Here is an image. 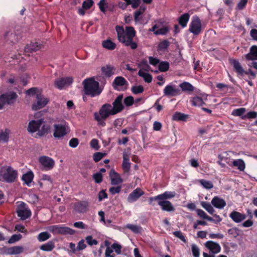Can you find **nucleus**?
<instances>
[{"label":"nucleus","mask_w":257,"mask_h":257,"mask_svg":"<svg viewBox=\"0 0 257 257\" xmlns=\"http://www.w3.org/2000/svg\"><path fill=\"white\" fill-rule=\"evenodd\" d=\"M102 45L103 48L109 50H113L116 48V44L109 39L103 41Z\"/></svg>","instance_id":"obj_41"},{"label":"nucleus","mask_w":257,"mask_h":257,"mask_svg":"<svg viewBox=\"0 0 257 257\" xmlns=\"http://www.w3.org/2000/svg\"><path fill=\"white\" fill-rule=\"evenodd\" d=\"M112 106L109 103H105L101 107L99 110V115L103 119H106L110 115H114L112 112Z\"/></svg>","instance_id":"obj_13"},{"label":"nucleus","mask_w":257,"mask_h":257,"mask_svg":"<svg viewBox=\"0 0 257 257\" xmlns=\"http://www.w3.org/2000/svg\"><path fill=\"white\" fill-rule=\"evenodd\" d=\"M190 16L188 13H185L178 18V23L182 28H185L187 26L190 19Z\"/></svg>","instance_id":"obj_33"},{"label":"nucleus","mask_w":257,"mask_h":257,"mask_svg":"<svg viewBox=\"0 0 257 257\" xmlns=\"http://www.w3.org/2000/svg\"><path fill=\"white\" fill-rule=\"evenodd\" d=\"M55 243L53 241H49L48 242L42 244L40 249L45 251H51L55 248Z\"/></svg>","instance_id":"obj_35"},{"label":"nucleus","mask_w":257,"mask_h":257,"mask_svg":"<svg viewBox=\"0 0 257 257\" xmlns=\"http://www.w3.org/2000/svg\"><path fill=\"white\" fill-rule=\"evenodd\" d=\"M104 153L96 152L93 154V159L95 162H98L104 156Z\"/></svg>","instance_id":"obj_63"},{"label":"nucleus","mask_w":257,"mask_h":257,"mask_svg":"<svg viewBox=\"0 0 257 257\" xmlns=\"http://www.w3.org/2000/svg\"><path fill=\"white\" fill-rule=\"evenodd\" d=\"M191 250L194 257L200 256V249L197 245L192 244L191 245Z\"/></svg>","instance_id":"obj_51"},{"label":"nucleus","mask_w":257,"mask_h":257,"mask_svg":"<svg viewBox=\"0 0 257 257\" xmlns=\"http://www.w3.org/2000/svg\"><path fill=\"white\" fill-rule=\"evenodd\" d=\"M23 247L20 246H14L6 249V253L8 254H18L22 252Z\"/></svg>","instance_id":"obj_31"},{"label":"nucleus","mask_w":257,"mask_h":257,"mask_svg":"<svg viewBox=\"0 0 257 257\" xmlns=\"http://www.w3.org/2000/svg\"><path fill=\"white\" fill-rule=\"evenodd\" d=\"M180 89L172 85H167L164 89V95L168 97L176 96L180 94Z\"/></svg>","instance_id":"obj_19"},{"label":"nucleus","mask_w":257,"mask_h":257,"mask_svg":"<svg viewBox=\"0 0 257 257\" xmlns=\"http://www.w3.org/2000/svg\"><path fill=\"white\" fill-rule=\"evenodd\" d=\"M18 95L13 91L6 92L0 95V110L2 109L6 104H13L18 98Z\"/></svg>","instance_id":"obj_3"},{"label":"nucleus","mask_w":257,"mask_h":257,"mask_svg":"<svg viewBox=\"0 0 257 257\" xmlns=\"http://www.w3.org/2000/svg\"><path fill=\"white\" fill-rule=\"evenodd\" d=\"M182 90L190 94L194 90V87L189 82L184 81L179 84Z\"/></svg>","instance_id":"obj_30"},{"label":"nucleus","mask_w":257,"mask_h":257,"mask_svg":"<svg viewBox=\"0 0 257 257\" xmlns=\"http://www.w3.org/2000/svg\"><path fill=\"white\" fill-rule=\"evenodd\" d=\"M202 31V24L200 18L197 16H194L189 25V31L194 36L200 34Z\"/></svg>","instance_id":"obj_5"},{"label":"nucleus","mask_w":257,"mask_h":257,"mask_svg":"<svg viewBox=\"0 0 257 257\" xmlns=\"http://www.w3.org/2000/svg\"><path fill=\"white\" fill-rule=\"evenodd\" d=\"M51 237V235L47 231H44L40 233L37 237V239L40 242L45 241Z\"/></svg>","instance_id":"obj_43"},{"label":"nucleus","mask_w":257,"mask_h":257,"mask_svg":"<svg viewBox=\"0 0 257 257\" xmlns=\"http://www.w3.org/2000/svg\"><path fill=\"white\" fill-rule=\"evenodd\" d=\"M257 117V112L255 111H249L246 114L241 117L242 119H245L246 118H255Z\"/></svg>","instance_id":"obj_56"},{"label":"nucleus","mask_w":257,"mask_h":257,"mask_svg":"<svg viewBox=\"0 0 257 257\" xmlns=\"http://www.w3.org/2000/svg\"><path fill=\"white\" fill-rule=\"evenodd\" d=\"M10 133L11 131L8 128L0 131V143L2 142L7 143L9 141Z\"/></svg>","instance_id":"obj_34"},{"label":"nucleus","mask_w":257,"mask_h":257,"mask_svg":"<svg viewBox=\"0 0 257 257\" xmlns=\"http://www.w3.org/2000/svg\"><path fill=\"white\" fill-rule=\"evenodd\" d=\"M42 46V45L38 44V42H31L25 46L24 51L26 53L35 52L41 49Z\"/></svg>","instance_id":"obj_25"},{"label":"nucleus","mask_w":257,"mask_h":257,"mask_svg":"<svg viewBox=\"0 0 257 257\" xmlns=\"http://www.w3.org/2000/svg\"><path fill=\"white\" fill-rule=\"evenodd\" d=\"M34 178V174L32 171H29L24 174L22 176V180L28 185L32 182Z\"/></svg>","instance_id":"obj_40"},{"label":"nucleus","mask_w":257,"mask_h":257,"mask_svg":"<svg viewBox=\"0 0 257 257\" xmlns=\"http://www.w3.org/2000/svg\"><path fill=\"white\" fill-rule=\"evenodd\" d=\"M232 166L237 167L240 171H243L245 168V164L243 160L239 159L235 160L232 162Z\"/></svg>","instance_id":"obj_37"},{"label":"nucleus","mask_w":257,"mask_h":257,"mask_svg":"<svg viewBox=\"0 0 257 257\" xmlns=\"http://www.w3.org/2000/svg\"><path fill=\"white\" fill-rule=\"evenodd\" d=\"M126 227L135 233H140L142 229L140 226L132 224H127Z\"/></svg>","instance_id":"obj_48"},{"label":"nucleus","mask_w":257,"mask_h":257,"mask_svg":"<svg viewBox=\"0 0 257 257\" xmlns=\"http://www.w3.org/2000/svg\"><path fill=\"white\" fill-rule=\"evenodd\" d=\"M4 38L7 43L15 44L18 42L19 36L14 31H9L5 33Z\"/></svg>","instance_id":"obj_20"},{"label":"nucleus","mask_w":257,"mask_h":257,"mask_svg":"<svg viewBox=\"0 0 257 257\" xmlns=\"http://www.w3.org/2000/svg\"><path fill=\"white\" fill-rule=\"evenodd\" d=\"M89 207V203L87 201H78L74 204V210L79 213H86Z\"/></svg>","instance_id":"obj_12"},{"label":"nucleus","mask_w":257,"mask_h":257,"mask_svg":"<svg viewBox=\"0 0 257 257\" xmlns=\"http://www.w3.org/2000/svg\"><path fill=\"white\" fill-rule=\"evenodd\" d=\"M115 70L113 66L110 65H106L101 68V71L102 73L106 76L109 77L113 74V71Z\"/></svg>","instance_id":"obj_32"},{"label":"nucleus","mask_w":257,"mask_h":257,"mask_svg":"<svg viewBox=\"0 0 257 257\" xmlns=\"http://www.w3.org/2000/svg\"><path fill=\"white\" fill-rule=\"evenodd\" d=\"M131 90L134 94H137L142 93L144 88L142 85L134 86L132 87Z\"/></svg>","instance_id":"obj_53"},{"label":"nucleus","mask_w":257,"mask_h":257,"mask_svg":"<svg viewBox=\"0 0 257 257\" xmlns=\"http://www.w3.org/2000/svg\"><path fill=\"white\" fill-rule=\"evenodd\" d=\"M146 9V6L142 5L140 7L139 10L135 12L134 16L136 22H138L140 20L141 18L139 17L145 12Z\"/></svg>","instance_id":"obj_36"},{"label":"nucleus","mask_w":257,"mask_h":257,"mask_svg":"<svg viewBox=\"0 0 257 257\" xmlns=\"http://www.w3.org/2000/svg\"><path fill=\"white\" fill-rule=\"evenodd\" d=\"M73 82L71 77L62 78L57 79L55 82V86L59 89H62L66 85H69Z\"/></svg>","instance_id":"obj_21"},{"label":"nucleus","mask_w":257,"mask_h":257,"mask_svg":"<svg viewBox=\"0 0 257 257\" xmlns=\"http://www.w3.org/2000/svg\"><path fill=\"white\" fill-rule=\"evenodd\" d=\"M22 237V235L21 234H13L8 240V243L10 244L14 243L20 240Z\"/></svg>","instance_id":"obj_52"},{"label":"nucleus","mask_w":257,"mask_h":257,"mask_svg":"<svg viewBox=\"0 0 257 257\" xmlns=\"http://www.w3.org/2000/svg\"><path fill=\"white\" fill-rule=\"evenodd\" d=\"M111 248L114 250L115 252L117 254H120L121 253V245L117 243H113L111 245Z\"/></svg>","instance_id":"obj_61"},{"label":"nucleus","mask_w":257,"mask_h":257,"mask_svg":"<svg viewBox=\"0 0 257 257\" xmlns=\"http://www.w3.org/2000/svg\"><path fill=\"white\" fill-rule=\"evenodd\" d=\"M83 84L84 91L86 95L94 97L99 95L102 91V89L99 87V82L95 81L92 77L85 79Z\"/></svg>","instance_id":"obj_2"},{"label":"nucleus","mask_w":257,"mask_h":257,"mask_svg":"<svg viewBox=\"0 0 257 257\" xmlns=\"http://www.w3.org/2000/svg\"><path fill=\"white\" fill-rule=\"evenodd\" d=\"M145 192L140 188H137L131 192L127 197V200L129 203L136 201Z\"/></svg>","instance_id":"obj_18"},{"label":"nucleus","mask_w":257,"mask_h":257,"mask_svg":"<svg viewBox=\"0 0 257 257\" xmlns=\"http://www.w3.org/2000/svg\"><path fill=\"white\" fill-rule=\"evenodd\" d=\"M161 209L167 212H174L175 210L173 205L169 201L157 200Z\"/></svg>","instance_id":"obj_23"},{"label":"nucleus","mask_w":257,"mask_h":257,"mask_svg":"<svg viewBox=\"0 0 257 257\" xmlns=\"http://www.w3.org/2000/svg\"><path fill=\"white\" fill-rule=\"evenodd\" d=\"M128 84L126 79L122 76H117L113 81L112 85L115 89H117V86H122Z\"/></svg>","instance_id":"obj_29"},{"label":"nucleus","mask_w":257,"mask_h":257,"mask_svg":"<svg viewBox=\"0 0 257 257\" xmlns=\"http://www.w3.org/2000/svg\"><path fill=\"white\" fill-rule=\"evenodd\" d=\"M175 196V192L174 191H165L163 193L158 195L154 197H150L149 198V204L154 205L153 202L157 200H163L167 201V199H169L173 198Z\"/></svg>","instance_id":"obj_10"},{"label":"nucleus","mask_w":257,"mask_h":257,"mask_svg":"<svg viewBox=\"0 0 257 257\" xmlns=\"http://www.w3.org/2000/svg\"><path fill=\"white\" fill-rule=\"evenodd\" d=\"M138 67L141 68L145 71H149L151 70V67L148 63V61L146 59H143L138 64Z\"/></svg>","instance_id":"obj_44"},{"label":"nucleus","mask_w":257,"mask_h":257,"mask_svg":"<svg viewBox=\"0 0 257 257\" xmlns=\"http://www.w3.org/2000/svg\"><path fill=\"white\" fill-rule=\"evenodd\" d=\"M205 246L209 249L210 253L214 254H217L221 251V246L219 243L212 240L206 242Z\"/></svg>","instance_id":"obj_16"},{"label":"nucleus","mask_w":257,"mask_h":257,"mask_svg":"<svg viewBox=\"0 0 257 257\" xmlns=\"http://www.w3.org/2000/svg\"><path fill=\"white\" fill-rule=\"evenodd\" d=\"M94 118L98 122V124L99 125L102 126H104L106 124L105 122L104 121L105 119L101 118V117L99 116V115L97 114V113L95 112L94 113Z\"/></svg>","instance_id":"obj_60"},{"label":"nucleus","mask_w":257,"mask_h":257,"mask_svg":"<svg viewBox=\"0 0 257 257\" xmlns=\"http://www.w3.org/2000/svg\"><path fill=\"white\" fill-rule=\"evenodd\" d=\"M244 57L248 61L257 60V46H252L249 49V52L245 54Z\"/></svg>","instance_id":"obj_26"},{"label":"nucleus","mask_w":257,"mask_h":257,"mask_svg":"<svg viewBox=\"0 0 257 257\" xmlns=\"http://www.w3.org/2000/svg\"><path fill=\"white\" fill-rule=\"evenodd\" d=\"M92 177L96 183L99 184L102 181L103 177L100 173L94 174Z\"/></svg>","instance_id":"obj_57"},{"label":"nucleus","mask_w":257,"mask_h":257,"mask_svg":"<svg viewBox=\"0 0 257 257\" xmlns=\"http://www.w3.org/2000/svg\"><path fill=\"white\" fill-rule=\"evenodd\" d=\"M169 31V28L168 27H163L162 28H161L160 29H158L155 32L154 34L156 35H165Z\"/></svg>","instance_id":"obj_54"},{"label":"nucleus","mask_w":257,"mask_h":257,"mask_svg":"<svg viewBox=\"0 0 257 257\" xmlns=\"http://www.w3.org/2000/svg\"><path fill=\"white\" fill-rule=\"evenodd\" d=\"M188 118V115L177 111L173 114L172 119L176 121H186Z\"/></svg>","instance_id":"obj_38"},{"label":"nucleus","mask_w":257,"mask_h":257,"mask_svg":"<svg viewBox=\"0 0 257 257\" xmlns=\"http://www.w3.org/2000/svg\"><path fill=\"white\" fill-rule=\"evenodd\" d=\"M39 162L42 165L43 171H49L52 169L55 165V162L53 159L47 156H42L39 158Z\"/></svg>","instance_id":"obj_9"},{"label":"nucleus","mask_w":257,"mask_h":257,"mask_svg":"<svg viewBox=\"0 0 257 257\" xmlns=\"http://www.w3.org/2000/svg\"><path fill=\"white\" fill-rule=\"evenodd\" d=\"M44 122L43 118H40L37 120H32L29 122L28 131L31 133H34L38 131L41 126L42 123Z\"/></svg>","instance_id":"obj_14"},{"label":"nucleus","mask_w":257,"mask_h":257,"mask_svg":"<svg viewBox=\"0 0 257 257\" xmlns=\"http://www.w3.org/2000/svg\"><path fill=\"white\" fill-rule=\"evenodd\" d=\"M211 203L213 206L219 209L224 208L226 205L225 201L223 199L220 198L217 196L214 197L212 199Z\"/></svg>","instance_id":"obj_27"},{"label":"nucleus","mask_w":257,"mask_h":257,"mask_svg":"<svg viewBox=\"0 0 257 257\" xmlns=\"http://www.w3.org/2000/svg\"><path fill=\"white\" fill-rule=\"evenodd\" d=\"M139 76L143 77L145 81L147 83H150L152 81V76L149 73H144L142 70H140L138 72Z\"/></svg>","instance_id":"obj_42"},{"label":"nucleus","mask_w":257,"mask_h":257,"mask_svg":"<svg viewBox=\"0 0 257 257\" xmlns=\"http://www.w3.org/2000/svg\"><path fill=\"white\" fill-rule=\"evenodd\" d=\"M170 44V43L168 41V40H164L159 43L158 44V49L159 51H164L168 48Z\"/></svg>","instance_id":"obj_45"},{"label":"nucleus","mask_w":257,"mask_h":257,"mask_svg":"<svg viewBox=\"0 0 257 257\" xmlns=\"http://www.w3.org/2000/svg\"><path fill=\"white\" fill-rule=\"evenodd\" d=\"M231 64L233 66L234 70L239 75L242 76L244 74L246 75L250 74L253 79L256 77L255 73L251 69L247 71H244L241 66L239 62L235 59H232L230 61Z\"/></svg>","instance_id":"obj_6"},{"label":"nucleus","mask_w":257,"mask_h":257,"mask_svg":"<svg viewBox=\"0 0 257 257\" xmlns=\"http://www.w3.org/2000/svg\"><path fill=\"white\" fill-rule=\"evenodd\" d=\"M50 131V125L49 124L42 123L36 135L39 137H43L47 135Z\"/></svg>","instance_id":"obj_28"},{"label":"nucleus","mask_w":257,"mask_h":257,"mask_svg":"<svg viewBox=\"0 0 257 257\" xmlns=\"http://www.w3.org/2000/svg\"><path fill=\"white\" fill-rule=\"evenodd\" d=\"M109 177L111 180V184L117 185L122 183L123 180L120 175L116 173L114 170H111L109 172Z\"/></svg>","instance_id":"obj_22"},{"label":"nucleus","mask_w":257,"mask_h":257,"mask_svg":"<svg viewBox=\"0 0 257 257\" xmlns=\"http://www.w3.org/2000/svg\"><path fill=\"white\" fill-rule=\"evenodd\" d=\"M248 0H240L236 6V9L242 10L244 9L247 3Z\"/></svg>","instance_id":"obj_64"},{"label":"nucleus","mask_w":257,"mask_h":257,"mask_svg":"<svg viewBox=\"0 0 257 257\" xmlns=\"http://www.w3.org/2000/svg\"><path fill=\"white\" fill-rule=\"evenodd\" d=\"M115 30L118 41L126 47H129L133 50L136 49L138 45L134 40L136 36V31L132 26H126L125 30L122 26H116Z\"/></svg>","instance_id":"obj_1"},{"label":"nucleus","mask_w":257,"mask_h":257,"mask_svg":"<svg viewBox=\"0 0 257 257\" xmlns=\"http://www.w3.org/2000/svg\"><path fill=\"white\" fill-rule=\"evenodd\" d=\"M201 205L209 214L213 215L214 210L209 202L202 201Z\"/></svg>","instance_id":"obj_46"},{"label":"nucleus","mask_w":257,"mask_h":257,"mask_svg":"<svg viewBox=\"0 0 257 257\" xmlns=\"http://www.w3.org/2000/svg\"><path fill=\"white\" fill-rule=\"evenodd\" d=\"M123 99V95H119L114 100L112 103L113 106L112 109V112L116 114L124 109V106L122 103V100Z\"/></svg>","instance_id":"obj_15"},{"label":"nucleus","mask_w":257,"mask_h":257,"mask_svg":"<svg viewBox=\"0 0 257 257\" xmlns=\"http://www.w3.org/2000/svg\"><path fill=\"white\" fill-rule=\"evenodd\" d=\"M54 132L53 136L56 139H61L66 136L67 134L66 130V123L63 124H54Z\"/></svg>","instance_id":"obj_11"},{"label":"nucleus","mask_w":257,"mask_h":257,"mask_svg":"<svg viewBox=\"0 0 257 257\" xmlns=\"http://www.w3.org/2000/svg\"><path fill=\"white\" fill-rule=\"evenodd\" d=\"M94 4L92 0H85L83 2L82 7L85 10L89 9Z\"/></svg>","instance_id":"obj_59"},{"label":"nucleus","mask_w":257,"mask_h":257,"mask_svg":"<svg viewBox=\"0 0 257 257\" xmlns=\"http://www.w3.org/2000/svg\"><path fill=\"white\" fill-rule=\"evenodd\" d=\"M173 234L177 237L179 238L180 240L183 241L184 243L187 242V240L183 235L182 232L181 231H175L173 232Z\"/></svg>","instance_id":"obj_62"},{"label":"nucleus","mask_w":257,"mask_h":257,"mask_svg":"<svg viewBox=\"0 0 257 257\" xmlns=\"http://www.w3.org/2000/svg\"><path fill=\"white\" fill-rule=\"evenodd\" d=\"M36 101L32 106L33 110H37L45 107L48 103L49 99L41 93L37 94Z\"/></svg>","instance_id":"obj_8"},{"label":"nucleus","mask_w":257,"mask_h":257,"mask_svg":"<svg viewBox=\"0 0 257 257\" xmlns=\"http://www.w3.org/2000/svg\"><path fill=\"white\" fill-rule=\"evenodd\" d=\"M2 176L3 180L7 183L15 182L18 177V172L10 166L7 167L6 169H3Z\"/></svg>","instance_id":"obj_4"},{"label":"nucleus","mask_w":257,"mask_h":257,"mask_svg":"<svg viewBox=\"0 0 257 257\" xmlns=\"http://www.w3.org/2000/svg\"><path fill=\"white\" fill-rule=\"evenodd\" d=\"M246 109L244 107L235 109L233 110L232 114L234 116H240L244 113Z\"/></svg>","instance_id":"obj_50"},{"label":"nucleus","mask_w":257,"mask_h":257,"mask_svg":"<svg viewBox=\"0 0 257 257\" xmlns=\"http://www.w3.org/2000/svg\"><path fill=\"white\" fill-rule=\"evenodd\" d=\"M190 102L192 106H201L205 104L202 98L199 96H195L192 98L190 100Z\"/></svg>","instance_id":"obj_39"},{"label":"nucleus","mask_w":257,"mask_h":257,"mask_svg":"<svg viewBox=\"0 0 257 257\" xmlns=\"http://www.w3.org/2000/svg\"><path fill=\"white\" fill-rule=\"evenodd\" d=\"M85 240L87 243L91 246L93 245H97L98 244V241L95 239H93L91 235H88L85 237Z\"/></svg>","instance_id":"obj_55"},{"label":"nucleus","mask_w":257,"mask_h":257,"mask_svg":"<svg viewBox=\"0 0 257 257\" xmlns=\"http://www.w3.org/2000/svg\"><path fill=\"white\" fill-rule=\"evenodd\" d=\"M230 218L235 223H240L246 218L245 214L233 211L229 214Z\"/></svg>","instance_id":"obj_24"},{"label":"nucleus","mask_w":257,"mask_h":257,"mask_svg":"<svg viewBox=\"0 0 257 257\" xmlns=\"http://www.w3.org/2000/svg\"><path fill=\"white\" fill-rule=\"evenodd\" d=\"M170 67V64L168 62L162 61L159 63L158 65V69L161 72H166L167 71Z\"/></svg>","instance_id":"obj_47"},{"label":"nucleus","mask_w":257,"mask_h":257,"mask_svg":"<svg viewBox=\"0 0 257 257\" xmlns=\"http://www.w3.org/2000/svg\"><path fill=\"white\" fill-rule=\"evenodd\" d=\"M124 104L126 106H130L133 104L134 102V97L132 96L126 97L123 100Z\"/></svg>","instance_id":"obj_58"},{"label":"nucleus","mask_w":257,"mask_h":257,"mask_svg":"<svg viewBox=\"0 0 257 257\" xmlns=\"http://www.w3.org/2000/svg\"><path fill=\"white\" fill-rule=\"evenodd\" d=\"M50 231L54 234L63 235H73L75 231L74 230L68 227L62 226L60 225H54L50 227Z\"/></svg>","instance_id":"obj_7"},{"label":"nucleus","mask_w":257,"mask_h":257,"mask_svg":"<svg viewBox=\"0 0 257 257\" xmlns=\"http://www.w3.org/2000/svg\"><path fill=\"white\" fill-rule=\"evenodd\" d=\"M26 204L22 202L21 204L20 208L17 210L18 216L22 220H26L31 215V211L30 209L25 207Z\"/></svg>","instance_id":"obj_17"},{"label":"nucleus","mask_w":257,"mask_h":257,"mask_svg":"<svg viewBox=\"0 0 257 257\" xmlns=\"http://www.w3.org/2000/svg\"><path fill=\"white\" fill-rule=\"evenodd\" d=\"M199 182L205 189H210L213 187V185L210 181L201 179L199 180Z\"/></svg>","instance_id":"obj_49"}]
</instances>
